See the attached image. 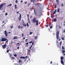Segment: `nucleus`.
Segmentation results:
<instances>
[{"instance_id": "nucleus-60", "label": "nucleus", "mask_w": 65, "mask_h": 65, "mask_svg": "<svg viewBox=\"0 0 65 65\" xmlns=\"http://www.w3.org/2000/svg\"><path fill=\"white\" fill-rule=\"evenodd\" d=\"M5 15H7V13H5Z\"/></svg>"}, {"instance_id": "nucleus-10", "label": "nucleus", "mask_w": 65, "mask_h": 65, "mask_svg": "<svg viewBox=\"0 0 65 65\" xmlns=\"http://www.w3.org/2000/svg\"><path fill=\"white\" fill-rule=\"evenodd\" d=\"M18 36H15L13 38V39H18Z\"/></svg>"}, {"instance_id": "nucleus-8", "label": "nucleus", "mask_w": 65, "mask_h": 65, "mask_svg": "<svg viewBox=\"0 0 65 65\" xmlns=\"http://www.w3.org/2000/svg\"><path fill=\"white\" fill-rule=\"evenodd\" d=\"M60 62L61 64H62V65H64V61L61 60Z\"/></svg>"}, {"instance_id": "nucleus-61", "label": "nucleus", "mask_w": 65, "mask_h": 65, "mask_svg": "<svg viewBox=\"0 0 65 65\" xmlns=\"http://www.w3.org/2000/svg\"><path fill=\"white\" fill-rule=\"evenodd\" d=\"M20 12V11H18L17 12V13H19V12Z\"/></svg>"}, {"instance_id": "nucleus-49", "label": "nucleus", "mask_w": 65, "mask_h": 65, "mask_svg": "<svg viewBox=\"0 0 65 65\" xmlns=\"http://www.w3.org/2000/svg\"><path fill=\"white\" fill-rule=\"evenodd\" d=\"M32 45H34V42H32Z\"/></svg>"}, {"instance_id": "nucleus-23", "label": "nucleus", "mask_w": 65, "mask_h": 65, "mask_svg": "<svg viewBox=\"0 0 65 65\" xmlns=\"http://www.w3.org/2000/svg\"><path fill=\"white\" fill-rule=\"evenodd\" d=\"M62 53L63 54H64V53H65V51L63 50H62Z\"/></svg>"}, {"instance_id": "nucleus-36", "label": "nucleus", "mask_w": 65, "mask_h": 65, "mask_svg": "<svg viewBox=\"0 0 65 65\" xmlns=\"http://www.w3.org/2000/svg\"><path fill=\"white\" fill-rule=\"evenodd\" d=\"M13 56H14V57H17V55L16 54H14Z\"/></svg>"}, {"instance_id": "nucleus-16", "label": "nucleus", "mask_w": 65, "mask_h": 65, "mask_svg": "<svg viewBox=\"0 0 65 65\" xmlns=\"http://www.w3.org/2000/svg\"><path fill=\"white\" fill-rule=\"evenodd\" d=\"M56 11H57V10L56 9L54 11V12H53V14H55V13H56Z\"/></svg>"}, {"instance_id": "nucleus-5", "label": "nucleus", "mask_w": 65, "mask_h": 65, "mask_svg": "<svg viewBox=\"0 0 65 65\" xmlns=\"http://www.w3.org/2000/svg\"><path fill=\"white\" fill-rule=\"evenodd\" d=\"M6 46H7V45H6V44H5L2 46V47L4 49L6 47Z\"/></svg>"}, {"instance_id": "nucleus-63", "label": "nucleus", "mask_w": 65, "mask_h": 65, "mask_svg": "<svg viewBox=\"0 0 65 65\" xmlns=\"http://www.w3.org/2000/svg\"><path fill=\"white\" fill-rule=\"evenodd\" d=\"M60 40H61V38H60L59 39V41H60Z\"/></svg>"}, {"instance_id": "nucleus-56", "label": "nucleus", "mask_w": 65, "mask_h": 65, "mask_svg": "<svg viewBox=\"0 0 65 65\" xmlns=\"http://www.w3.org/2000/svg\"><path fill=\"white\" fill-rule=\"evenodd\" d=\"M27 3V2H25L24 3H25L24 4H26V3Z\"/></svg>"}, {"instance_id": "nucleus-58", "label": "nucleus", "mask_w": 65, "mask_h": 65, "mask_svg": "<svg viewBox=\"0 0 65 65\" xmlns=\"http://www.w3.org/2000/svg\"><path fill=\"white\" fill-rule=\"evenodd\" d=\"M22 36L23 37V36H24V34H22Z\"/></svg>"}, {"instance_id": "nucleus-50", "label": "nucleus", "mask_w": 65, "mask_h": 65, "mask_svg": "<svg viewBox=\"0 0 65 65\" xmlns=\"http://www.w3.org/2000/svg\"><path fill=\"white\" fill-rule=\"evenodd\" d=\"M22 22H23V23H25V22L24 21H23V20H22Z\"/></svg>"}, {"instance_id": "nucleus-51", "label": "nucleus", "mask_w": 65, "mask_h": 65, "mask_svg": "<svg viewBox=\"0 0 65 65\" xmlns=\"http://www.w3.org/2000/svg\"><path fill=\"white\" fill-rule=\"evenodd\" d=\"M24 58H25H25H28V56H25V57H24Z\"/></svg>"}, {"instance_id": "nucleus-64", "label": "nucleus", "mask_w": 65, "mask_h": 65, "mask_svg": "<svg viewBox=\"0 0 65 65\" xmlns=\"http://www.w3.org/2000/svg\"><path fill=\"white\" fill-rule=\"evenodd\" d=\"M19 46H18V47H17V49H19Z\"/></svg>"}, {"instance_id": "nucleus-44", "label": "nucleus", "mask_w": 65, "mask_h": 65, "mask_svg": "<svg viewBox=\"0 0 65 65\" xmlns=\"http://www.w3.org/2000/svg\"><path fill=\"white\" fill-rule=\"evenodd\" d=\"M32 43V41H31L29 42V43Z\"/></svg>"}, {"instance_id": "nucleus-14", "label": "nucleus", "mask_w": 65, "mask_h": 65, "mask_svg": "<svg viewBox=\"0 0 65 65\" xmlns=\"http://www.w3.org/2000/svg\"><path fill=\"white\" fill-rule=\"evenodd\" d=\"M3 7V5H0V10H1V9Z\"/></svg>"}, {"instance_id": "nucleus-54", "label": "nucleus", "mask_w": 65, "mask_h": 65, "mask_svg": "<svg viewBox=\"0 0 65 65\" xmlns=\"http://www.w3.org/2000/svg\"><path fill=\"white\" fill-rule=\"evenodd\" d=\"M60 20H63V18L62 17L61 18Z\"/></svg>"}, {"instance_id": "nucleus-45", "label": "nucleus", "mask_w": 65, "mask_h": 65, "mask_svg": "<svg viewBox=\"0 0 65 65\" xmlns=\"http://www.w3.org/2000/svg\"><path fill=\"white\" fill-rule=\"evenodd\" d=\"M9 52V50H7V53H8Z\"/></svg>"}, {"instance_id": "nucleus-25", "label": "nucleus", "mask_w": 65, "mask_h": 65, "mask_svg": "<svg viewBox=\"0 0 65 65\" xmlns=\"http://www.w3.org/2000/svg\"><path fill=\"white\" fill-rule=\"evenodd\" d=\"M51 18H54V16L52 14L51 15Z\"/></svg>"}, {"instance_id": "nucleus-3", "label": "nucleus", "mask_w": 65, "mask_h": 65, "mask_svg": "<svg viewBox=\"0 0 65 65\" xmlns=\"http://www.w3.org/2000/svg\"><path fill=\"white\" fill-rule=\"evenodd\" d=\"M59 31L58 30L56 33V38L57 39H59Z\"/></svg>"}, {"instance_id": "nucleus-4", "label": "nucleus", "mask_w": 65, "mask_h": 65, "mask_svg": "<svg viewBox=\"0 0 65 65\" xmlns=\"http://www.w3.org/2000/svg\"><path fill=\"white\" fill-rule=\"evenodd\" d=\"M20 15L19 17L18 18V19L19 20V21H21V18H22V15L20 14V13H19Z\"/></svg>"}, {"instance_id": "nucleus-53", "label": "nucleus", "mask_w": 65, "mask_h": 65, "mask_svg": "<svg viewBox=\"0 0 65 65\" xmlns=\"http://www.w3.org/2000/svg\"><path fill=\"white\" fill-rule=\"evenodd\" d=\"M28 20V23L29 24L30 23V20L29 19Z\"/></svg>"}, {"instance_id": "nucleus-2", "label": "nucleus", "mask_w": 65, "mask_h": 65, "mask_svg": "<svg viewBox=\"0 0 65 65\" xmlns=\"http://www.w3.org/2000/svg\"><path fill=\"white\" fill-rule=\"evenodd\" d=\"M6 40H7V39L6 38H2L1 39V41L4 42L5 41H6Z\"/></svg>"}, {"instance_id": "nucleus-26", "label": "nucleus", "mask_w": 65, "mask_h": 65, "mask_svg": "<svg viewBox=\"0 0 65 65\" xmlns=\"http://www.w3.org/2000/svg\"><path fill=\"white\" fill-rule=\"evenodd\" d=\"M56 7H57V4H55V8H57Z\"/></svg>"}, {"instance_id": "nucleus-12", "label": "nucleus", "mask_w": 65, "mask_h": 65, "mask_svg": "<svg viewBox=\"0 0 65 65\" xmlns=\"http://www.w3.org/2000/svg\"><path fill=\"white\" fill-rule=\"evenodd\" d=\"M19 64H22V62H21V60L20 59L19 61Z\"/></svg>"}, {"instance_id": "nucleus-9", "label": "nucleus", "mask_w": 65, "mask_h": 65, "mask_svg": "<svg viewBox=\"0 0 65 65\" xmlns=\"http://www.w3.org/2000/svg\"><path fill=\"white\" fill-rule=\"evenodd\" d=\"M34 12L35 15H37V13L36 12V9H34Z\"/></svg>"}, {"instance_id": "nucleus-39", "label": "nucleus", "mask_w": 65, "mask_h": 65, "mask_svg": "<svg viewBox=\"0 0 65 65\" xmlns=\"http://www.w3.org/2000/svg\"><path fill=\"white\" fill-rule=\"evenodd\" d=\"M5 25V24H4L2 25V27H4V26Z\"/></svg>"}, {"instance_id": "nucleus-37", "label": "nucleus", "mask_w": 65, "mask_h": 65, "mask_svg": "<svg viewBox=\"0 0 65 65\" xmlns=\"http://www.w3.org/2000/svg\"><path fill=\"white\" fill-rule=\"evenodd\" d=\"M11 5H12V4H10L9 5H8V6H11Z\"/></svg>"}, {"instance_id": "nucleus-62", "label": "nucleus", "mask_w": 65, "mask_h": 65, "mask_svg": "<svg viewBox=\"0 0 65 65\" xmlns=\"http://www.w3.org/2000/svg\"><path fill=\"white\" fill-rule=\"evenodd\" d=\"M48 25H47L46 26V27H48Z\"/></svg>"}, {"instance_id": "nucleus-27", "label": "nucleus", "mask_w": 65, "mask_h": 65, "mask_svg": "<svg viewBox=\"0 0 65 65\" xmlns=\"http://www.w3.org/2000/svg\"><path fill=\"white\" fill-rule=\"evenodd\" d=\"M64 26H65V24H64ZM63 33H65V30L64 29V30H63Z\"/></svg>"}, {"instance_id": "nucleus-13", "label": "nucleus", "mask_w": 65, "mask_h": 65, "mask_svg": "<svg viewBox=\"0 0 65 65\" xmlns=\"http://www.w3.org/2000/svg\"><path fill=\"white\" fill-rule=\"evenodd\" d=\"M60 59L61 60H64V57L63 56H61L60 57Z\"/></svg>"}, {"instance_id": "nucleus-47", "label": "nucleus", "mask_w": 65, "mask_h": 65, "mask_svg": "<svg viewBox=\"0 0 65 65\" xmlns=\"http://www.w3.org/2000/svg\"><path fill=\"white\" fill-rule=\"evenodd\" d=\"M50 29H52V28H53V26H51L50 27Z\"/></svg>"}, {"instance_id": "nucleus-22", "label": "nucleus", "mask_w": 65, "mask_h": 65, "mask_svg": "<svg viewBox=\"0 0 65 65\" xmlns=\"http://www.w3.org/2000/svg\"><path fill=\"white\" fill-rule=\"evenodd\" d=\"M11 59L12 60H14V57H12L11 58Z\"/></svg>"}, {"instance_id": "nucleus-43", "label": "nucleus", "mask_w": 65, "mask_h": 65, "mask_svg": "<svg viewBox=\"0 0 65 65\" xmlns=\"http://www.w3.org/2000/svg\"><path fill=\"white\" fill-rule=\"evenodd\" d=\"M32 45H31L30 47H29V48L30 49H31V47H32Z\"/></svg>"}, {"instance_id": "nucleus-6", "label": "nucleus", "mask_w": 65, "mask_h": 65, "mask_svg": "<svg viewBox=\"0 0 65 65\" xmlns=\"http://www.w3.org/2000/svg\"><path fill=\"white\" fill-rule=\"evenodd\" d=\"M4 33L5 35V36L6 37L8 35V33H7L6 30H5L4 31Z\"/></svg>"}, {"instance_id": "nucleus-20", "label": "nucleus", "mask_w": 65, "mask_h": 65, "mask_svg": "<svg viewBox=\"0 0 65 65\" xmlns=\"http://www.w3.org/2000/svg\"><path fill=\"white\" fill-rule=\"evenodd\" d=\"M27 52L28 53H30V49H27Z\"/></svg>"}, {"instance_id": "nucleus-31", "label": "nucleus", "mask_w": 65, "mask_h": 65, "mask_svg": "<svg viewBox=\"0 0 65 65\" xmlns=\"http://www.w3.org/2000/svg\"><path fill=\"white\" fill-rule=\"evenodd\" d=\"M26 26L27 27H28L29 26V24H28V23H26Z\"/></svg>"}, {"instance_id": "nucleus-11", "label": "nucleus", "mask_w": 65, "mask_h": 65, "mask_svg": "<svg viewBox=\"0 0 65 65\" xmlns=\"http://www.w3.org/2000/svg\"><path fill=\"white\" fill-rule=\"evenodd\" d=\"M29 44V43L27 42L25 43V46L26 47H28V45Z\"/></svg>"}, {"instance_id": "nucleus-28", "label": "nucleus", "mask_w": 65, "mask_h": 65, "mask_svg": "<svg viewBox=\"0 0 65 65\" xmlns=\"http://www.w3.org/2000/svg\"><path fill=\"white\" fill-rule=\"evenodd\" d=\"M9 56L10 57V58H11V54L10 53L9 54Z\"/></svg>"}, {"instance_id": "nucleus-52", "label": "nucleus", "mask_w": 65, "mask_h": 65, "mask_svg": "<svg viewBox=\"0 0 65 65\" xmlns=\"http://www.w3.org/2000/svg\"><path fill=\"white\" fill-rule=\"evenodd\" d=\"M30 1L31 2H32L33 1V0H31Z\"/></svg>"}, {"instance_id": "nucleus-35", "label": "nucleus", "mask_w": 65, "mask_h": 65, "mask_svg": "<svg viewBox=\"0 0 65 65\" xmlns=\"http://www.w3.org/2000/svg\"><path fill=\"white\" fill-rule=\"evenodd\" d=\"M17 44L18 45V46H19V45H20V43H17Z\"/></svg>"}, {"instance_id": "nucleus-41", "label": "nucleus", "mask_w": 65, "mask_h": 65, "mask_svg": "<svg viewBox=\"0 0 65 65\" xmlns=\"http://www.w3.org/2000/svg\"><path fill=\"white\" fill-rule=\"evenodd\" d=\"M18 29H20L21 28V27H20V25H19L18 27Z\"/></svg>"}, {"instance_id": "nucleus-30", "label": "nucleus", "mask_w": 65, "mask_h": 65, "mask_svg": "<svg viewBox=\"0 0 65 65\" xmlns=\"http://www.w3.org/2000/svg\"><path fill=\"white\" fill-rule=\"evenodd\" d=\"M17 5H15V8L16 9H17Z\"/></svg>"}, {"instance_id": "nucleus-40", "label": "nucleus", "mask_w": 65, "mask_h": 65, "mask_svg": "<svg viewBox=\"0 0 65 65\" xmlns=\"http://www.w3.org/2000/svg\"><path fill=\"white\" fill-rule=\"evenodd\" d=\"M13 27V26L12 25L11 26L10 28L11 29H12Z\"/></svg>"}, {"instance_id": "nucleus-29", "label": "nucleus", "mask_w": 65, "mask_h": 65, "mask_svg": "<svg viewBox=\"0 0 65 65\" xmlns=\"http://www.w3.org/2000/svg\"><path fill=\"white\" fill-rule=\"evenodd\" d=\"M6 3H5L4 4L3 3V4L1 5H2L3 6V5H6Z\"/></svg>"}, {"instance_id": "nucleus-57", "label": "nucleus", "mask_w": 65, "mask_h": 65, "mask_svg": "<svg viewBox=\"0 0 65 65\" xmlns=\"http://www.w3.org/2000/svg\"><path fill=\"white\" fill-rule=\"evenodd\" d=\"M8 40H7L6 42V43H7V42H8Z\"/></svg>"}, {"instance_id": "nucleus-46", "label": "nucleus", "mask_w": 65, "mask_h": 65, "mask_svg": "<svg viewBox=\"0 0 65 65\" xmlns=\"http://www.w3.org/2000/svg\"><path fill=\"white\" fill-rule=\"evenodd\" d=\"M52 63L53 62H52V61H51V62H50V64H52Z\"/></svg>"}, {"instance_id": "nucleus-15", "label": "nucleus", "mask_w": 65, "mask_h": 65, "mask_svg": "<svg viewBox=\"0 0 65 65\" xmlns=\"http://www.w3.org/2000/svg\"><path fill=\"white\" fill-rule=\"evenodd\" d=\"M57 21V18H55L54 19V22H56Z\"/></svg>"}, {"instance_id": "nucleus-38", "label": "nucleus", "mask_w": 65, "mask_h": 65, "mask_svg": "<svg viewBox=\"0 0 65 65\" xmlns=\"http://www.w3.org/2000/svg\"><path fill=\"white\" fill-rule=\"evenodd\" d=\"M15 2L16 3H18V1H17V0H15Z\"/></svg>"}, {"instance_id": "nucleus-19", "label": "nucleus", "mask_w": 65, "mask_h": 65, "mask_svg": "<svg viewBox=\"0 0 65 65\" xmlns=\"http://www.w3.org/2000/svg\"><path fill=\"white\" fill-rule=\"evenodd\" d=\"M20 59H25V57H20Z\"/></svg>"}, {"instance_id": "nucleus-34", "label": "nucleus", "mask_w": 65, "mask_h": 65, "mask_svg": "<svg viewBox=\"0 0 65 65\" xmlns=\"http://www.w3.org/2000/svg\"><path fill=\"white\" fill-rule=\"evenodd\" d=\"M61 39L63 40H64V37H62L61 38Z\"/></svg>"}, {"instance_id": "nucleus-42", "label": "nucleus", "mask_w": 65, "mask_h": 65, "mask_svg": "<svg viewBox=\"0 0 65 65\" xmlns=\"http://www.w3.org/2000/svg\"><path fill=\"white\" fill-rule=\"evenodd\" d=\"M61 6H62V7H64V5L62 3L61 4Z\"/></svg>"}, {"instance_id": "nucleus-55", "label": "nucleus", "mask_w": 65, "mask_h": 65, "mask_svg": "<svg viewBox=\"0 0 65 65\" xmlns=\"http://www.w3.org/2000/svg\"><path fill=\"white\" fill-rule=\"evenodd\" d=\"M23 2V1L22 0H21V1H20L21 3H22V2Z\"/></svg>"}, {"instance_id": "nucleus-32", "label": "nucleus", "mask_w": 65, "mask_h": 65, "mask_svg": "<svg viewBox=\"0 0 65 65\" xmlns=\"http://www.w3.org/2000/svg\"><path fill=\"white\" fill-rule=\"evenodd\" d=\"M37 38H38V37L37 36H36L35 37V39H37Z\"/></svg>"}, {"instance_id": "nucleus-18", "label": "nucleus", "mask_w": 65, "mask_h": 65, "mask_svg": "<svg viewBox=\"0 0 65 65\" xmlns=\"http://www.w3.org/2000/svg\"><path fill=\"white\" fill-rule=\"evenodd\" d=\"M57 12H59V13L60 12V9L59 8L57 9Z\"/></svg>"}, {"instance_id": "nucleus-59", "label": "nucleus", "mask_w": 65, "mask_h": 65, "mask_svg": "<svg viewBox=\"0 0 65 65\" xmlns=\"http://www.w3.org/2000/svg\"><path fill=\"white\" fill-rule=\"evenodd\" d=\"M27 17H28V18H29V14H27Z\"/></svg>"}, {"instance_id": "nucleus-33", "label": "nucleus", "mask_w": 65, "mask_h": 65, "mask_svg": "<svg viewBox=\"0 0 65 65\" xmlns=\"http://www.w3.org/2000/svg\"><path fill=\"white\" fill-rule=\"evenodd\" d=\"M33 34V32H30L29 33V35H31L32 34Z\"/></svg>"}, {"instance_id": "nucleus-24", "label": "nucleus", "mask_w": 65, "mask_h": 65, "mask_svg": "<svg viewBox=\"0 0 65 65\" xmlns=\"http://www.w3.org/2000/svg\"><path fill=\"white\" fill-rule=\"evenodd\" d=\"M62 41H61L60 42L59 44L60 46L62 44Z\"/></svg>"}, {"instance_id": "nucleus-17", "label": "nucleus", "mask_w": 65, "mask_h": 65, "mask_svg": "<svg viewBox=\"0 0 65 65\" xmlns=\"http://www.w3.org/2000/svg\"><path fill=\"white\" fill-rule=\"evenodd\" d=\"M23 26H24L25 27H26V23H23Z\"/></svg>"}, {"instance_id": "nucleus-21", "label": "nucleus", "mask_w": 65, "mask_h": 65, "mask_svg": "<svg viewBox=\"0 0 65 65\" xmlns=\"http://www.w3.org/2000/svg\"><path fill=\"white\" fill-rule=\"evenodd\" d=\"M62 50H65V47L64 46H62Z\"/></svg>"}, {"instance_id": "nucleus-1", "label": "nucleus", "mask_w": 65, "mask_h": 65, "mask_svg": "<svg viewBox=\"0 0 65 65\" xmlns=\"http://www.w3.org/2000/svg\"><path fill=\"white\" fill-rule=\"evenodd\" d=\"M32 23H36V26H38V22L39 21L38 20H36V19H33L32 20Z\"/></svg>"}, {"instance_id": "nucleus-48", "label": "nucleus", "mask_w": 65, "mask_h": 65, "mask_svg": "<svg viewBox=\"0 0 65 65\" xmlns=\"http://www.w3.org/2000/svg\"><path fill=\"white\" fill-rule=\"evenodd\" d=\"M21 28V29H23L24 28H23V26H21L20 27V28Z\"/></svg>"}, {"instance_id": "nucleus-7", "label": "nucleus", "mask_w": 65, "mask_h": 65, "mask_svg": "<svg viewBox=\"0 0 65 65\" xmlns=\"http://www.w3.org/2000/svg\"><path fill=\"white\" fill-rule=\"evenodd\" d=\"M56 2H57V5H59L60 4V1H59V0H56Z\"/></svg>"}]
</instances>
